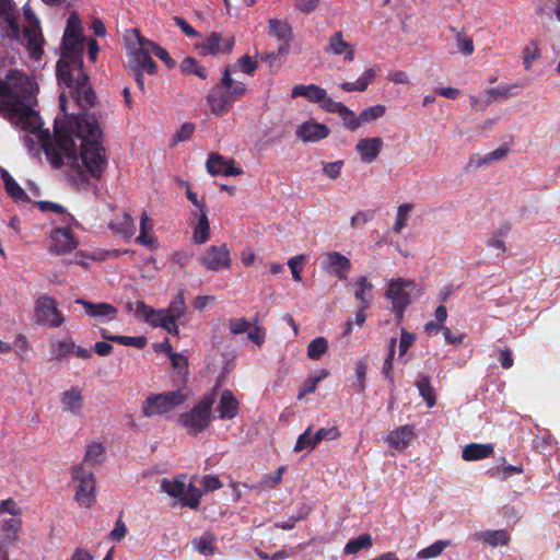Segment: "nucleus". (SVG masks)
Wrapping results in <instances>:
<instances>
[{"mask_svg": "<svg viewBox=\"0 0 560 560\" xmlns=\"http://www.w3.org/2000/svg\"><path fill=\"white\" fill-rule=\"evenodd\" d=\"M102 138L96 116L80 113L70 120L69 129L55 128L54 138L48 130L40 131L39 142L51 167L68 165L73 183L86 187L90 178L101 179L108 165Z\"/></svg>", "mask_w": 560, "mask_h": 560, "instance_id": "obj_1", "label": "nucleus"}, {"mask_svg": "<svg viewBox=\"0 0 560 560\" xmlns=\"http://www.w3.org/2000/svg\"><path fill=\"white\" fill-rule=\"evenodd\" d=\"M34 95L27 88L18 92L9 82L0 79V116L13 126L36 133L42 126L38 114L32 107Z\"/></svg>", "mask_w": 560, "mask_h": 560, "instance_id": "obj_2", "label": "nucleus"}, {"mask_svg": "<svg viewBox=\"0 0 560 560\" xmlns=\"http://www.w3.org/2000/svg\"><path fill=\"white\" fill-rule=\"evenodd\" d=\"M215 398L217 393L214 389L206 393L189 411L179 416L178 422L186 429L188 434L198 435L209 427Z\"/></svg>", "mask_w": 560, "mask_h": 560, "instance_id": "obj_3", "label": "nucleus"}, {"mask_svg": "<svg viewBox=\"0 0 560 560\" xmlns=\"http://www.w3.org/2000/svg\"><path fill=\"white\" fill-rule=\"evenodd\" d=\"M61 59L56 66L59 82L68 88L72 86V73L70 67L80 68L83 65V37L62 36Z\"/></svg>", "mask_w": 560, "mask_h": 560, "instance_id": "obj_4", "label": "nucleus"}, {"mask_svg": "<svg viewBox=\"0 0 560 560\" xmlns=\"http://www.w3.org/2000/svg\"><path fill=\"white\" fill-rule=\"evenodd\" d=\"M186 399L187 394L182 389L151 394L144 399L141 411L147 418L163 416L182 406Z\"/></svg>", "mask_w": 560, "mask_h": 560, "instance_id": "obj_5", "label": "nucleus"}, {"mask_svg": "<svg viewBox=\"0 0 560 560\" xmlns=\"http://www.w3.org/2000/svg\"><path fill=\"white\" fill-rule=\"evenodd\" d=\"M25 20L28 25L24 27L23 32L20 31V37L14 38L26 47L31 58L40 59L44 54V37L40 31L39 21L31 9L24 10Z\"/></svg>", "mask_w": 560, "mask_h": 560, "instance_id": "obj_6", "label": "nucleus"}, {"mask_svg": "<svg viewBox=\"0 0 560 560\" xmlns=\"http://www.w3.org/2000/svg\"><path fill=\"white\" fill-rule=\"evenodd\" d=\"M136 312L137 314L143 316L145 322L152 326L162 327L173 336L179 335V328L176 323L178 318L165 310H154L147 305L143 301H138L136 304Z\"/></svg>", "mask_w": 560, "mask_h": 560, "instance_id": "obj_7", "label": "nucleus"}, {"mask_svg": "<svg viewBox=\"0 0 560 560\" xmlns=\"http://www.w3.org/2000/svg\"><path fill=\"white\" fill-rule=\"evenodd\" d=\"M73 480L78 481L75 501L84 508L95 502V479L92 471H86L83 465H78L72 471Z\"/></svg>", "mask_w": 560, "mask_h": 560, "instance_id": "obj_8", "label": "nucleus"}, {"mask_svg": "<svg viewBox=\"0 0 560 560\" xmlns=\"http://www.w3.org/2000/svg\"><path fill=\"white\" fill-rule=\"evenodd\" d=\"M35 315L42 325L57 328L60 327L65 317L57 307V301L50 295H40L35 303Z\"/></svg>", "mask_w": 560, "mask_h": 560, "instance_id": "obj_9", "label": "nucleus"}, {"mask_svg": "<svg viewBox=\"0 0 560 560\" xmlns=\"http://www.w3.org/2000/svg\"><path fill=\"white\" fill-rule=\"evenodd\" d=\"M413 287V282L404 279L392 280L386 291V298L390 300L393 311L398 319L404 317L407 306L410 304V293L407 288Z\"/></svg>", "mask_w": 560, "mask_h": 560, "instance_id": "obj_10", "label": "nucleus"}, {"mask_svg": "<svg viewBox=\"0 0 560 560\" xmlns=\"http://www.w3.org/2000/svg\"><path fill=\"white\" fill-rule=\"evenodd\" d=\"M198 260L207 270L214 272L229 269L232 264L231 254L225 244L210 246L202 256L198 257Z\"/></svg>", "mask_w": 560, "mask_h": 560, "instance_id": "obj_11", "label": "nucleus"}, {"mask_svg": "<svg viewBox=\"0 0 560 560\" xmlns=\"http://www.w3.org/2000/svg\"><path fill=\"white\" fill-rule=\"evenodd\" d=\"M207 103L210 106L211 113L221 117L232 109L235 98L232 97V95H229L226 90L220 83L209 91L207 95Z\"/></svg>", "mask_w": 560, "mask_h": 560, "instance_id": "obj_12", "label": "nucleus"}, {"mask_svg": "<svg viewBox=\"0 0 560 560\" xmlns=\"http://www.w3.org/2000/svg\"><path fill=\"white\" fill-rule=\"evenodd\" d=\"M50 252L56 255L71 253L78 246L74 234L68 228H56L50 233Z\"/></svg>", "mask_w": 560, "mask_h": 560, "instance_id": "obj_13", "label": "nucleus"}, {"mask_svg": "<svg viewBox=\"0 0 560 560\" xmlns=\"http://www.w3.org/2000/svg\"><path fill=\"white\" fill-rule=\"evenodd\" d=\"M0 27L7 37H20V26L12 0H0Z\"/></svg>", "mask_w": 560, "mask_h": 560, "instance_id": "obj_14", "label": "nucleus"}, {"mask_svg": "<svg viewBox=\"0 0 560 560\" xmlns=\"http://www.w3.org/2000/svg\"><path fill=\"white\" fill-rule=\"evenodd\" d=\"M129 67L149 74H154L158 70V65L152 59L149 48L143 44L142 36H139V48L132 52Z\"/></svg>", "mask_w": 560, "mask_h": 560, "instance_id": "obj_15", "label": "nucleus"}, {"mask_svg": "<svg viewBox=\"0 0 560 560\" xmlns=\"http://www.w3.org/2000/svg\"><path fill=\"white\" fill-rule=\"evenodd\" d=\"M329 128L319 122L305 121L299 126L296 136L304 142H317L329 136Z\"/></svg>", "mask_w": 560, "mask_h": 560, "instance_id": "obj_16", "label": "nucleus"}, {"mask_svg": "<svg viewBox=\"0 0 560 560\" xmlns=\"http://www.w3.org/2000/svg\"><path fill=\"white\" fill-rule=\"evenodd\" d=\"M60 402L65 411L74 417H81L84 407V397L79 387H71L61 393Z\"/></svg>", "mask_w": 560, "mask_h": 560, "instance_id": "obj_17", "label": "nucleus"}, {"mask_svg": "<svg viewBox=\"0 0 560 560\" xmlns=\"http://www.w3.org/2000/svg\"><path fill=\"white\" fill-rule=\"evenodd\" d=\"M215 411L221 420H232L238 415L240 402L230 389L221 393Z\"/></svg>", "mask_w": 560, "mask_h": 560, "instance_id": "obj_18", "label": "nucleus"}, {"mask_svg": "<svg viewBox=\"0 0 560 560\" xmlns=\"http://www.w3.org/2000/svg\"><path fill=\"white\" fill-rule=\"evenodd\" d=\"M383 140L380 137L360 139L355 145L361 160L365 163L375 161L382 150Z\"/></svg>", "mask_w": 560, "mask_h": 560, "instance_id": "obj_19", "label": "nucleus"}, {"mask_svg": "<svg viewBox=\"0 0 560 560\" xmlns=\"http://www.w3.org/2000/svg\"><path fill=\"white\" fill-rule=\"evenodd\" d=\"M234 45V38L223 39L221 34L212 32L207 36L203 45L201 46L205 54L218 55V54H230Z\"/></svg>", "mask_w": 560, "mask_h": 560, "instance_id": "obj_20", "label": "nucleus"}, {"mask_svg": "<svg viewBox=\"0 0 560 560\" xmlns=\"http://www.w3.org/2000/svg\"><path fill=\"white\" fill-rule=\"evenodd\" d=\"M75 302L83 305L86 314L92 317H100L109 322L115 319L118 314L117 308L108 303H92L83 299H78Z\"/></svg>", "mask_w": 560, "mask_h": 560, "instance_id": "obj_21", "label": "nucleus"}, {"mask_svg": "<svg viewBox=\"0 0 560 560\" xmlns=\"http://www.w3.org/2000/svg\"><path fill=\"white\" fill-rule=\"evenodd\" d=\"M269 34L276 36L279 40L284 44L279 47L278 55L288 52L289 40L292 36V27L287 21L270 19L268 22Z\"/></svg>", "mask_w": 560, "mask_h": 560, "instance_id": "obj_22", "label": "nucleus"}, {"mask_svg": "<svg viewBox=\"0 0 560 560\" xmlns=\"http://www.w3.org/2000/svg\"><path fill=\"white\" fill-rule=\"evenodd\" d=\"M415 438L413 427L410 424L398 427L390 431L385 441L394 450H405L410 441Z\"/></svg>", "mask_w": 560, "mask_h": 560, "instance_id": "obj_23", "label": "nucleus"}, {"mask_svg": "<svg viewBox=\"0 0 560 560\" xmlns=\"http://www.w3.org/2000/svg\"><path fill=\"white\" fill-rule=\"evenodd\" d=\"M494 452L492 444L470 443L462 452V458L466 462L481 460L490 457Z\"/></svg>", "mask_w": 560, "mask_h": 560, "instance_id": "obj_24", "label": "nucleus"}, {"mask_svg": "<svg viewBox=\"0 0 560 560\" xmlns=\"http://www.w3.org/2000/svg\"><path fill=\"white\" fill-rule=\"evenodd\" d=\"M325 92H326L325 89H323L319 85L313 84V83L308 84V85L299 84L292 89L291 97L295 98V97L301 96L312 103L319 104L320 101H323L325 98Z\"/></svg>", "mask_w": 560, "mask_h": 560, "instance_id": "obj_25", "label": "nucleus"}, {"mask_svg": "<svg viewBox=\"0 0 560 560\" xmlns=\"http://www.w3.org/2000/svg\"><path fill=\"white\" fill-rule=\"evenodd\" d=\"M373 289L374 285L364 276L359 277L354 283V296L363 310L371 307Z\"/></svg>", "mask_w": 560, "mask_h": 560, "instance_id": "obj_26", "label": "nucleus"}, {"mask_svg": "<svg viewBox=\"0 0 560 560\" xmlns=\"http://www.w3.org/2000/svg\"><path fill=\"white\" fill-rule=\"evenodd\" d=\"M1 179L3 180L7 194L16 202H27L30 198L25 190L18 184V182L4 168L0 170Z\"/></svg>", "mask_w": 560, "mask_h": 560, "instance_id": "obj_27", "label": "nucleus"}, {"mask_svg": "<svg viewBox=\"0 0 560 560\" xmlns=\"http://www.w3.org/2000/svg\"><path fill=\"white\" fill-rule=\"evenodd\" d=\"M326 262L340 280L347 279V272L351 268V262L346 256L338 252H331L327 254Z\"/></svg>", "mask_w": 560, "mask_h": 560, "instance_id": "obj_28", "label": "nucleus"}, {"mask_svg": "<svg viewBox=\"0 0 560 560\" xmlns=\"http://www.w3.org/2000/svg\"><path fill=\"white\" fill-rule=\"evenodd\" d=\"M191 214L198 218V222L194 228L192 233L194 242L199 245L203 244L210 238V222L208 219V211H192Z\"/></svg>", "mask_w": 560, "mask_h": 560, "instance_id": "obj_29", "label": "nucleus"}, {"mask_svg": "<svg viewBox=\"0 0 560 560\" xmlns=\"http://www.w3.org/2000/svg\"><path fill=\"white\" fill-rule=\"evenodd\" d=\"M187 476L180 474L173 479L163 478L161 480V489L166 492L170 497L176 498L180 501L184 490L186 488L185 481Z\"/></svg>", "mask_w": 560, "mask_h": 560, "instance_id": "obj_30", "label": "nucleus"}, {"mask_svg": "<svg viewBox=\"0 0 560 560\" xmlns=\"http://www.w3.org/2000/svg\"><path fill=\"white\" fill-rule=\"evenodd\" d=\"M476 539L491 547H499L506 546L510 541V536L505 529L482 530L476 534Z\"/></svg>", "mask_w": 560, "mask_h": 560, "instance_id": "obj_31", "label": "nucleus"}, {"mask_svg": "<svg viewBox=\"0 0 560 560\" xmlns=\"http://www.w3.org/2000/svg\"><path fill=\"white\" fill-rule=\"evenodd\" d=\"M419 395L424 399L427 406L432 408L436 404V396L433 386L431 385V377L425 374H419L415 383Z\"/></svg>", "mask_w": 560, "mask_h": 560, "instance_id": "obj_32", "label": "nucleus"}, {"mask_svg": "<svg viewBox=\"0 0 560 560\" xmlns=\"http://www.w3.org/2000/svg\"><path fill=\"white\" fill-rule=\"evenodd\" d=\"M376 72L373 68L364 71V73L355 82H343L340 88L345 92H364L368 86L374 81Z\"/></svg>", "mask_w": 560, "mask_h": 560, "instance_id": "obj_33", "label": "nucleus"}, {"mask_svg": "<svg viewBox=\"0 0 560 560\" xmlns=\"http://www.w3.org/2000/svg\"><path fill=\"white\" fill-rule=\"evenodd\" d=\"M220 83L226 90L229 95H232V97L235 98V101L237 98L244 96L246 91H247L245 83L238 82V81H234L232 79L231 71H230L229 67L225 68Z\"/></svg>", "mask_w": 560, "mask_h": 560, "instance_id": "obj_34", "label": "nucleus"}, {"mask_svg": "<svg viewBox=\"0 0 560 560\" xmlns=\"http://www.w3.org/2000/svg\"><path fill=\"white\" fill-rule=\"evenodd\" d=\"M179 67L184 74H194L202 80H206L208 77L207 69L203 66H200L195 57L188 56L184 58Z\"/></svg>", "mask_w": 560, "mask_h": 560, "instance_id": "obj_35", "label": "nucleus"}, {"mask_svg": "<svg viewBox=\"0 0 560 560\" xmlns=\"http://www.w3.org/2000/svg\"><path fill=\"white\" fill-rule=\"evenodd\" d=\"M201 497V490L197 488L192 482H189L188 486L185 488L184 494L179 502L182 503L183 506H188L192 510H197L199 508Z\"/></svg>", "mask_w": 560, "mask_h": 560, "instance_id": "obj_36", "label": "nucleus"}, {"mask_svg": "<svg viewBox=\"0 0 560 560\" xmlns=\"http://www.w3.org/2000/svg\"><path fill=\"white\" fill-rule=\"evenodd\" d=\"M75 343L72 340H58L51 343V355L54 360L61 361L72 354Z\"/></svg>", "mask_w": 560, "mask_h": 560, "instance_id": "obj_37", "label": "nucleus"}, {"mask_svg": "<svg viewBox=\"0 0 560 560\" xmlns=\"http://www.w3.org/2000/svg\"><path fill=\"white\" fill-rule=\"evenodd\" d=\"M142 42L149 48L150 54H154L159 59H161L165 63V66L168 69H172V68L175 67L176 62L170 56V54H168V51L166 49H164L159 44H156V43H154L152 40H149V39H147L144 37H142Z\"/></svg>", "mask_w": 560, "mask_h": 560, "instance_id": "obj_38", "label": "nucleus"}, {"mask_svg": "<svg viewBox=\"0 0 560 560\" xmlns=\"http://www.w3.org/2000/svg\"><path fill=\"white\" fill-rule=\"evenodd\" d=\"M372 546V537L370 534H362L357 538L350 539L345 546L346 555H354L361 549L369 548Z\"/></svg>", "mask_w": 560, "mask_h": 560, "instance_id": "obj_39", "label": "nucleus"}, {"mask_svg": "<svg viewBox=\"0 0 560 560\" xmlns=\"http://www.w3.org/2000/svg\"><path fill=\"white\" fill-rule=\"evenodd\" d=\"M164 310L170 314L174 315L175 317H177L178 319L185 315L186 304L184 289L177 292V294L170 302L168 306Z\"/></svg>", "mask_w": 560, "mask_h": 560, "instance_id": "obj_40", "label": "nucleus"}, {"mask_svg": "<svg viewBox=\"0 0 560 560\" xmlns=\"http://www.w3.org/2000/svg\"><path fill=\"white\" fill-rule=\"evenodd\" d=\"M450 546L448 540H436L432 545L421 549L417 553L418 559H431L439 557Z\"/></svg>", "mask_w": 560, "mask_h": 560, "instance_id": "obj_41", "label": "nucleus"}, {"mask_svg": "<svg viewBox=\"0 0 560 560\" xmlns=\"http://www.w3.org/2000/svg\"><path fill=\"white\" fill-rule=\"evenodd\" d=\"M73 96L82 109L94 106L96 102V95L92 86L74 90Z\"/></svg>", "mask_w": 560, "mask_h": 560, "instance_id": "obj_42", "label": "nucleus"}, {"mask_svg": "<svg viewBox=\"0 0 560 560\" xmlns=\"http://www.w3.org/2000/svg\"><path fill=\"white\" fill-rule=\"evenodd\" d=\"M328 350V341L324 337L313 339L307 346V357L311 360H319Z\"/></svg>", "mask_w": 560, "mask_h": 560, "instance_id": "obj_43", "label": "nucleus"}, {"mask_svg": "<svg viewBox=\"0 0 560 560\" xmlns=\"http://www.w3.org/2000/svg\"><path fill=\"white\" fill-rule=\"evenodd\" d=\"M228 161L220 154L211 153L206 163L207 171L213 176L222 175Z\"/></svg>", "mask_w": 560, "mask_h": 560, "instance_id": "obj_44", "label": "nucleus"}, {"mask_svg": "<svg viewBox=\"0 0 560 560\" xmlns=\"http://www.w3.org/2000/svg\"><path fill=\"white\" fill-rule=\"evenodd\" d=\"M349 47V44L343 39V35L341 31H336L330 37L328 42V47L326 49L327 52H331L334 55H341Z\"/></svg>", "mask_w": 560, "mask_h": 560, "instance_id": "obj_45", "label": "nucleus"}, {"mask_svg": "<svg viewBox=\"0 0 560 560\" xmlns=\"http://www.w3.org/2000/svg\"><path fill=\"white\" fill-rule=\"evenodd\" d=\"M215 538L211 534H203L192 540L194 548L201 555L208 556L213 553V542Z\"/></svg>", "mask_w": 560, "mask_h": 560, "instance_id": "obj_46", "label": "nucleus"}, {"mask_svg": "<svg viewBox=\"0 0 560 560\" xmlns=\"http://www.w3.org/2000/svg\"><path fill=\"white\" fill-rule=\"evenodd\" d=\"M118 233L125 236H131L135 234L136 226L132 217L129 213H124L120 221H116L112 224Z\"/></svg>", "mask_w": 560, "mask_h": 560, "instance_id": "obj_47", "label": "nucleus"}, {"mask_svg": "<svg viewBox=\"0 0 560 560\" xmlns=\"http://www.w3.org/2000/svg\"><path fill=\"white\" fill-rule=\"evenodd\" d=\"M105 448L102 443H92L88 446L84 455V463L92 465L101 464L103 460Z\"/></svg>", "mask_w": 560, "mask_h": 560, "instance_id": "obj_48", "label": "nucleus"}, {"mask_svg": "<svg viewBox=\"0 0 560 560\" xmlns=\"http://www.w3.org/2000/svg\"><path fill=\"white\" fill-rule=\"evenodd\" d=\"M83 27L81 20L75 12H72L68 20L63 36L66 37H83Z\"/></svg>", "mask_w": 560, "mask_h": 560, "instance_id": "obj_49", "label": "nucleus"}, {"mask_svg": "<svg viewBox=\"0 0 560 560\" xmlns=\"http://www.w3.org/2000/svg\"><path fill=\"white\" fill-rule=\"evenodd\" d=\"M315 438L312 433V427L310 425L302 434L299 435L294 445V452H302L307 448H314L317 443L314 442Z\"/></svg>", "mask_w": 560, "mask_h": 560, "instance_id": "obj_50", "label": "nucleus"}, {"mask_svg": "<svg viewBox=\"0 0 560 560\" xmlns=\"http://www.w3.org/2000/svg\"><path fill=\"white\" fill-rule=\"evenodd\" d=\"M395 347H396V338H392L389 342V351L387 354V358L384 361L382 373L384 377L394 385V374H393V359L395 354Z\"/></svg>", "mask_w": 560, "mask_h": 560, "instance_id": "obj_51", "label": "nucleus"}, {"mask_svg": "<svg viewBox=\"0 0 560 560\" xmlns=\"http://www.w3.org/2000/svg\"><path fill=\"white\" fill-rule=\"evenodd\" d=\"M386 107L384 105L377 104L371 107L363 109L360 113L361 122L368 124L372 122L385 115Z\"/></svg>", "mask_w": 560, "mask_h": 560, "instance_id": "obj_52", "label": "nucleus"}, {"mask_svg": "<svg viewBox=\"0 0 560 560\" xmlns=\"http://www.w3.org/2000/svg\"><path fill=\"white\" fill-rule=\"evenodd\" d=\"M22 521L20 518H10L3 523V532L5 533V539L9 542L18 540V534L21 529Z\"/></svg>", "mask_w": 560, "mask_h": 560, "instance_id": "obj_53", "label": "nucleus"}, {"mask_svg": "<svg viewBox=\"0 0 560 560\" xmlns=\"http://www.w3.org/2000/svg\"><path fill=\"white\" fill-rule=\"evenodd\" d=\"M339 116L342 119L343 126L351 131L357 130L361 125L360 116L357 117L355 113L347 106H345Z\"/></svg>", "mask_w": 560, "mask_h": 560, "instance_id": "obj_54", "label": "nucleus"}, {"mask_svg": "<svg viewBox=\"0 0 560 560\" xmlns=\"http://www.w3.org/2000/svg\"><path fill=\"white\" fill-rule=\"evenodd\" d=\"M341 432L339 431L337 425H332L330 428H320L314 434L315 443L319 444L322 441H334L339 439Z\"/></svg>", "mask_w": 560, "mask_h": 560, "instance_id": "obj_55", "label": "nucleus"}, {"mask_svg": "<svg viewBox=\"0 0 560 560\" xmlns=\"http://www.w3.org/2000/svg\"><path fill=\"white\" fill-rule=\"evenodd\" d=\"M524 471L523 466L518 465H500L495 469L490 470L491 476H500L501 479L506 480L514 474H522Z\"/></svg>", "mask_w": 560, "mask_h": 560, "instance_id": "obj_56", "label": "nucleus"}, {"mask_svg": "<svg viewBox=\"0 0 560 560\" xmlns=\"http://www.w3.org/2000/svg\"><path fill=\"white\" fill-rule=\"evenodd\" d=\"M455 42L458 50L464 55L470 56L474 52L475 47L472 38L467 36L465 33H456Z\"/></svg>", "mask_w": 560, "mask_h": 560, "instance_id": "obj_57", "label": "nucleus"}, {"mask_svg": "<svg viewBox=\"0 0 560 560\" xmlns=\"http://www.w3.org/2000/svg\"><path fill=\"white\" fill-rule=\"evenodd\" d=\"M115 342L126 347L142 349L147 346L148 340L144 336L131 337L117 335Z\"/></svg>", "mask_w": 560, "mask_h": 560, "instance_id": "obj_58", "label": "nucleus"}, {"mask_svg": "<svg viewBox=\"0 0 560 560\" xmlns=\"http://www.w3.org/2000/svg\"><path fill=\"white\" fill-rule=\"evenodd\" d=\"M411 209H412V205H410V203H402L398 207L397 218H396V222L394 224V231L396 233H400L401 230L406 226V221H407L408 214L411 211Z\"/></svg>", "mask_w": 560, "mask_h": 560, "instance_id": "obj_59", "label": "nucleus"}, {"mask_svg": "<svg viewBox=\"0 0 560 560\" xmlns=\"http://www.w3.org/2000/svg\"><path fill=\"white\" fill-rule=\"evenodd\" d=\"M355 376H357V392L363 393L365 389V376H366V370H368V362L365 359H361L357 361L355 363Z\"/></svg>", "mask_w": 560, "mask_h": 560, "instance_id": "obj_60", "label": "nucleus"}, {"mask_svg": "<svg viewBox=\"0 0 560 560\" xmlns=\"http://www.w3.org/2000/svg\"><path fill=\"white\" fill-rule=\"evenodd\" d=\"M149 221H150V218H149L148 213L145 211H143L141 214V218H140V233L136 241L145 246H150L153 244V238L148 236V231H147V223Z\"/></svg>", "mask_w": 560, "mask_h": 560, "instance_id": "obj_61", "label": "nucleus"}, {"mask_svg": "<svg viewBox=\"0 0 560 560\" xmlns=\"http://www.w3.org/2000/svg\"><path fill=\"white\" fill-rule=\"evenodd\" d=\"M522 52L524 59V67L526 70L530 69L533 62L540 57L539 49L535 44L526 46Z\"/></svg>", "mask_w": 560, "mask_h": 560, "instance_id": "obj_62", "label": "nucleus"}, {"mask_svg": "<svg viewBox=\"0 0 560 560\" xmlns=\"http://www.w3.org/2000/svg\"><path fill=\"white\" fill-rule=\"evenodd\" d=\"M319 104H320V107L323 110H325L327 113L338 114V115L342 112V109L346 106L345 104H342L340 102H336L332 98H330L327 95V92H325V98L323 101H320Z\"/></svg>", "mask_w": 560, "mask_h": 560, "instance_id": "obj_63", "label": "nucleus"}, {"mask_svg": "<svg viewBox=\"0 0 560 560\" xmlns=\"http://www.w3.org/2000/svg\"><path fill=\"white\" fill-rule=\"evenodd\" d=\"M374 218V211L368 210V211H358L351 218V226L353 229L363 226L368 222H370Z\"/></svg>", "mask_w": 560, "mask_h": 560, "instance_id": "obj_64", "label": "nucleus"}]
</instances>
